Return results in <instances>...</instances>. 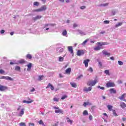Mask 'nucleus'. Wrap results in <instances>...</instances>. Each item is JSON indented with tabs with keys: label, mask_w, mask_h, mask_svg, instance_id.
Returning <instances> with one entry per match:
<instances>
[{
	"label": "nucleus",
	"mask_w": 126,
	"mask_h": 126,
	"mask_svg": "<svg viewBox=\"0 0 126 126\" xmlns=\"http://www.w3.org/2000/svg\"><path fill=\"white\" fill-rule=\"evenodd\" d=\"M46 9H47V7L46 5H43L40 8L33 10L32 11L33 12H40L41 11H45Z\"/></svg>",
	"instance_id": "f257e3e1"
},
{
	"label": "nucleus",
	"mask_w": 126,
	"mask_h": 126,
	"mask_svg": "<svg viewBox=\"0 0 126 126\" xmlns=\"http://www.w3.org/2000/svg\"><path fill=\"white\" fill-rule=\"evenodd\" d=\"M53 109L56 110L55 112L56 114H60V113L62 114H63V111L60 109L59 107L53 106Z\"/></svg>",
	"instance_id": "f03ea898"
},
{
	"label": "nucleus",
	"mask_w": 126,
	"mask_h": 126,
	"mask_svg": "<svg viewBox=\"0 0 126 126\" xmlns=\"http://www.w3.org/2000/svg\"><path fill=\"white\" fill-rule=\"evenodd\" d=\"M96 83H97V81L96 80H94V81H92V82H88L87 85L89 86H90L91 87H92V86H94V85H95L96 84Z\"/></svg>",
	"instance_id": "7ed1b4c3"
},
{
	"label": "nucleus",
	"mask_w": 126,
	"mask_h": 126,
	"mask_svg": "<svg viewBox=\"0 0 126 126\" xmlns=\"http://www.w3.org/2000/svg\"><path fill=\"white\" fill-rule=\"evenodd\" d=\"M115 86V84L112 82H108L106 83V87L109 88V87H114Z\"/></svg>",
	"instance_id": "20e7f679"
},
{
	"label": "nucleus",
	"mask_w": 126,
	"mask_h": 126,
	"mask_svg": "<svg viewBox=\"0 0 126 126\" xmlns=\"http://www.w3.org/2000/svg\"><path fill=\"white\" fill-rule=\"evenodd\" d=\"M56 53H59V54H61L64 51L63 48H61V47H57L56 48Z\"/></svg>",
	"instance_id": "39448f33"
},
{
	"label": "nucleus",
	"mask_w": 126,
	"mask_h": 126,
	"mask_svg": "<svg viewBox=\"0 0 126 126\" xmlns=\"http://www.w3.org/2000/svg\"><path fill=\"white\" fill-rule=\"evenodd\" d=\"M126 94H124L121 95V96H119L118 98L121 101H125V102H126V99H125V98H126Z\"/></svg>",
	"instance_id": "423d86ee"
},
{
	"label": "nucleus",
	"mask_w": 126,
	"mask_h": 126,
	"mask_svg": "<svg viewBox=\"0 0 126 126\" xmlns=\"http://www.w3.org/2000/svg\"><path fill=\"white\" fill-rule=\"evenodd\" d=\"M50 88L52 91L55 90V87H54L51 84V83H49L46 88V89H48V88Z\"/></svg>",
	"instance_id": "0eeeda50"
},
{
	"label": "nucleus",
	"mask_w": 126,
	"mask_h": 126,
	"mask_svg": "<svg viewBox=\"0 0 126 126\" xmlns=\"http://www.w3.org/2000/svg\"><path fill=\"white\" fill-rule=\"evenodd\" d=\"M77 56H80L84 55V51L83 50H78L77 53Z\"/></svg>",
	"instance_id": "6e6552de"
},
{
	"label": "nucleus",
	"mask_w": 126,
	"mask_h": 126,
	"mask_svg": "<svg viewBox=\"0 0 126 126\" xmlns=\"http://www.w3.org/2000/svg\"><path fill=\"white\" fill-rule=\"evenodd\" d=\"M109 44L108 42H97V45H99L100 47L105 45H109Z\"/></svg>",
	"instance_id": "1a4fd4ad"
},
{
	"label": "nucleus",
	"mask_w": 126,
	"mask_h": 126,
	"mask_svg": "<svg viewBox=\"0 0 126 126\" xmlns=\"http://www.w3.org/2000/svg\"><path fill=\"white\" fill-rule=\"evenodd\" d=\"M42 17V16L37 15L36 17H33L32 20H34V21H36V20H38V19H41Z\"/></svg>",
	"instance_id": "9d476101"
},
{
	"label": "nucleus",
	"mask_w": 126,
	"mask_h": 126,
	"mask_svg": "<svg viewBox=\"0 0 126 126\" xmlns=\"http://www.w3.org/2000/svg\"><path fill=\"white\" fill-rule=\"evenodd\" d=\"M89 62H90V60L89 59L84 60V63L86 67H87L88 66V63H89Z\"/></svg>",
	"instance_id": "9b49d317"
},
{
	"label": "nucleus",
	"mask_w": 126,
	"mask_h": 126,
	"mask_svg": "<svg viewBox=\"0 0 126 126\" xmlns=\"http://www.w3.org/2000/svg\"><path fill=\"white\" fill-rule=\"evenodd\" d=\"M28 68L27 71H30L31 70V67H32V63H29L27 65Z\"/></svg>",
	"instance_id": "f8f14e48"
},
{
	"label": "nucleus",
	"mask_w": 126,
	"mask_h": 126,
	"mask_svg": "<svg viewBox=\"0 0 126 126\" xmlns=\"http://www.w3.org/2000/svg\"><path fill=\"white\" fill-rule=\"evenodd\" d=\"M120 107L122 108V109H125V108H126V104L124 102H120Z\"/></svg>",
	"instance_id": "ddd939ff"
},
{
	"label": "nucleus",
	"mask_w": 126,
	"mask_h": 126,
	"mask_svg": "<svg viewBox=\"0 0 126 126\" xmlns=\"http://www.w3.org/2000/svg\"><path fill=\"white\" fill-rule=\"evenodd\" d=\"M68 51L70 54H73V49L72 48V46H68Z\"/></svg>",
	"instance_id": "4468645a"
},
{
	"label": "nucleus",
	"mask_w": 126,
	"mask_h": 126,
	"mask_svg": "<svg viewBox=\"0 0 126 126\" xmlns=\"http://www.w3.org/2000/svg\"><path fill=\"white\" fill-rule=\"evenodd\" d=\"M91 90H92V87L85 88L84 89V91H85L86 92H88V91H91Z\"/></svg>",
	"instance_id": "2eb2a0df"
},
{
	"label": "nucleus",
	"mask_w": 126,
	"mask_h": 126,
	"mask_svg": "<svg viewBox=\"0 0 126 126\" xmlns=\"http://www.w3.org/2000/svg\"><path fill=\"white\" fill-rule=\"evenodd\" d=\"M6 89H7V88H6V87L0 85V91H4V90H6Z\"/></svg>",
	"instance_id": "dca6fc26"
},
{
	"label": "nucleus",
	"mask_w": 126,
	"mask_h": 126,
	"mask_svg": "<svg viewBox=\"0 0 126 126\" xmlns=\"http://www.w3.org/2000/svg\"><path fill=\"white\" fill-rule=\"evenodd\" d=\"M102 53L103 55H105V56H108V57H110V54L108 53V52L105 51V50H103L102 51Z\"/></svg>",
	"instance_id": "f3484780"
},
{
	"label": "nucleus",
	"mask_w": 126,
	"mask_h": 126,
	"mask_svg": "<svg viewBox=\"0 0 126 126\" xmlns=\"http://www.w3.org/2000/svg\"><path fill=\"white\" fill-rule=\"evenodd\" d=\"M23 115H24V109H22L21 110V111L19 113V117H22V116H23Z\"/></svg>",
	"instance_id": "a211bd4d"
},
{
	"label": "nucleus",
	"mask_w": 126,
	"mask_h": 126,
	"mask_svg": "<svg viewBox=\"0 0 126 126\" xmlns=\"http://www.w3.org/2000/svg\"><path fill=\"white\" fill-rule=\"evenodd\" d=\"M110 92L111 94H117V91H116L114 89H110Z\"/></svg>",
	"instance_id": "6ab92c4d"
},
{
	"label": "nucleus",
	"mask_w": 126,
	"mask_h": 126,
	"mask_svg": "<svg viewBox=\"0 0 126 126\" xmlns=\"http://www.w3.org/2000/svg\"><path fill=\"white\" fill-rule=\"evenodd\" d=\"M108 5H109V3H102L99 5L98 6H100V7H105V6H108Z\"/></svg>",
	"instance_id": "aec40b11"
},
{
	"label": "nucleus",
	"mask_w": 126,
	"mask_h": 126,
	"mask_svg": "<svg viewBox=\"0 0 126 126\" xmlns=\"http://www.w3.org/2000/svg\"><path fill=\"white\" fill-rule=\"evenodd\" d=\"M4 79H6V80H10V81H12L13 80L12 78L8 76H5Z\"/></svg>",
	"instance_id": "412c9836"
},
{
	"label": "nucleus",
	"mask_w": 126,
	"mask_h": 126,
	"mask_svg": "<svg viewBox=\"0 0 126 126\" xmlns=\"http://www.w3.org/2000/svg\"><path fill=\"white\" fill-rule=\"evenodd\" d=\"M70 84L71 85L72 87H73L74 88H76V87H77V85H76V83H75L71 82Z\"/></svg>",
	"instance_id": "4be33fe9"
},
{
	"label": "nucleus",
	"mask_w": 126,
	"mask_h": 126,
	"mask_svg": "<svg viewBox=\"0 0 126 126\" xmlns=\"http://www.w3.org/2000/svg\"><path fill=\"white\" fill-rule=\"evenodd\" d=\"M123 25V22L118 23L117 24L115 25V28H118V27H120V26H122Z\"/></svg>",
	"instance_id": "5701e85b"
},
{
	"label": "nucleus",
	"mask_w": 126,
	"mask_h": 126,
	"mask_svg": "<svg viewBox=\"0 0 126 126\" xmlns=\"http://www.w3.org/2000/svg\"><path fill=\"white\" fill-rule=\"evenodd\" d=\"M33 102V100H31L30 101L24 100L23 103H26V104H31V103Z\"/></svg>",
	"instance_id": "b1692460"
},
{
	"label": "nucleus",
	"mask_w": 126,
	"mask_h": 126,
	"mask_svg": "<svg viewBox=\"0 0 126 126\" xmlns=\"http://www.w3.org/2000/svg\"><path fill=\"white\" fill-rule=\"evenodd\" d=\"M79 33L82 35V36H84L85 35H86V33L85 32H83L82 31H79Z\"/></svg>",
	"instance_id": "393cba45"
},
{
	"label": "nucleus",
	"mask_w": 126,
	"mask_h": 126,
	"mask_svg": "<svg viewBox=\"0 0 126 126\" xmlns=\"http://www.w3.org/2000/svg\"><path fill=\"white\" fill-rule=\"evenodd\" d=\"M83 116H88V111L84 110L83 112Z\"/></svg>",
	"instance_id": "a878e982"
},
{
	"label": "nucleus",
	"mask_w": 126,
	"mask_h": 126,
	"mask_svg": "<svg viewBox=\"0 0 126 126\" xmlns=\"http://www.w3.org/2000/svg\"><path fill=\"white\" fill-rule=\"evenodd\" d=\"M71 71V68H68L65 70L66 73H70Z\"/></svg>",
	"instance_id": "bb28decb"
},
{
	"label": "nucleus",
	"mask_w": 126,
	"mask_h": 126,
	"mask_svg": "<svg viewBox=\"0 0 126 126\" xmlns=\"http://www.w3.org/2000/svg\"><path fill=\"white\" fill-rule=\"evenodd\" d=\"M94 51H99L101 50V47L99 46H98L94 48Z\"/></svg>",
	"instance_id": "cd10ccee"
},
{
	"label": "nucleus",
	"mask_w": 126,
	"mask_h": 126,
	"mask_svg": "<svg viewBox=\"0 0 126 126\" xmlns=\"http://www.w3.org/2000/svg\"><path fill=\"white\" fill-rule=\"evenodd\" d=\"M104 73H105L106 75H110V71L109 70H106L104 71Z\"/></svg>",
	"instance_id": "c85d7f7f"
},
{
	"label": "nucleus",
	"mask_w": 126,
	"mask_h": 126,
	"mask_svg": "<svg viewBox=\"0 0 126 126\" xmlns=\"http://www.w3.org/2000/svg\"><path fill=\"white\" fill-rule=\"evenodd\" d=\"M62 34L63 36H66V35L67 34V32H66V30L63 31Z\"/></svg>",
	"instance_id": "c756f323"
},
{
	"label": "nucleus",
	"mask_w": 126,
	"mask_h": 126,
	"mask_svg": "<svg viewBox=\"0 0 126 126\" xmlns=\"http://www.w3.org/2000/svg\"><path fill=\"white\" fill-rule=\"evenodd\" d=\"M66 120H67V123H69L70 124V125H71V124H72V121L70 120L69 119V118L67 117Z\"/></svg>",
	"instance_id": "7c9ffc66"
},
{
	"label": "nucleus",
	"mask_w": 126,
	"mask_h": 126,
	"mask_svg": "<svg viewBox=\"0 0 126 126\" xmlns=\"http://www.w3.org/2000/svg\"><path fill=\"white\" fill-rule=\"evenodd\" d=\"M109 111H112V109H113V106L112 105H107V106Z\"/></svg>",
	"instance_id": "2f4dec72"
},
{
	"label": "nucleus",
	"mask_w": 126,
	"mask_h": 126,
	"mask_svg": "<svg viewBox=\"0 0 126 126\" xmlns=\"http://www.w3.org/2000/svg\"><path fill=\"white\" fill-rule=\"evenodd\" d=\"M20 66H16L15 67V70H17V71H19L20 70Z\"/></svg>",
	"instance_id": "473e14b6"
},
{
	"label": "nucleus",
	"mask_w": 126,
	"mask_h": 126,
	"mask_svg": "<svg viewBox=\"0 0 126 126\" xmlns=\"http://www.w3.org/2000/svg\"><path fill=\"white\" fill-rule=\"evenodd\" d=\"M63 60H64V58L63 57H59V61L60 62H63Z\"/></svg>",
	"instance_id": "72a5a7b5"
},
{
	"label": "nucleus",
	"mask_w": 126,
	"mask_h": 126,
	"mask_svg": "<svg viewBox=\"0 0 126 126\" xmlns=\"http://www.w3.org/2000/svg\"><path fill=\"white\" fill-rule=\"evenodd\" d=\"M89 39H87L86 40H85L82 43V45L83 46H85V45L86 44V43H87L88 41L89 40Z\"/></svg>",
	"instance_id": "f704fd0d"
},
{
	"label": "nucleus",
	"mask_w": 126,
	"mask_h": 126,
	"mask_svg": "<svg viewBox=\"0 0 126 126\" xmlns=\"http://www.w3.org/2000/svg\"><path fill=\"white\" fill-rule=\"evenodd\" d=\"M26 57L28 59H29V60H31V59H32V56H31V54H27Z\"/></svg>",
	"instance_id": "c9c22d12"
},
{
	"label": "nucleus",
	"mask_w": 126,
	"mask_h": 126,
	"mask_svg": "<svg viewBox=\"0 0 126 126\" xmlns=\"http://www.w3.org/2000/svg\"><path fill=\"white\" fill-rule=\"evenodd\" d=\"M43 77H44V76H43V75L39 76L38 80L39 81H41V80H43Z\"/></svg>",
	"instance_id": "e433bc0d"
},
{
	"label": "nucleus",
	"mask_w": 126,
	"mask_h": 126,
	"mask_svg": "<svg viewBox=\"0 0 126 126\" xmlns=\"http://www.w3.org/2000/svg\"><path fill=\"white\" fill-rule=\"evenodd\" d=\"M88 71H90V72H93V68L92 67H90L89 69H88Z\"/></svg>",
	"instance_id": "4c0bfd02"
},
{
	"label": "nucleus",
	"mask_w": 126,
	"mask_h": 126,
	"mask_svg": "<svg viewBox=\"0 0 126 126\" xmlns=\"http://www.w3.org/2000/svg\"><path fill=\"white\" fill-rule=\"evenodd\" d=\"M82 77H83V75L81 74L79 76H78L76 79H78V80H79L80 79V78H81Z\"/></svg>",
	"instance_id": "58836bf2"
},
{
	"label": "nucleus",
	"mask_w": 126,
	"mask_h": 126,
	"mask_svg": "<svg viewBox=\"0 0 126 126\" xmlns=\"http://www.w3.org/2000/svg\"><path fill=\"white\" fill-rule=\"evenodd\" d=\"M19 63H25V61H24V60L22 59L20 61H18Z\"/></svg>",
	"instance_id": "ea45409f"
},
{
	"label": "nucleus",
	"mask_w": 126,
	"mask_h": 126,
	"mask_svg": "<svg viewBox=\"0 0 126 126\" xmlns=\"http://www.w3.org/2000/svg\"><path fill=\"white\" fill-rule=\"evenodd\" d=\"M97 88H99V89H101V90H105V87H100V86H98Z\"/></svg>",
	"instance_id": "a19ab883"
},
{
	"label": "nucleus",
	"mask_w": 126,
	"mask_h": 126,
	"mask_svg": "<svg viewBox=\"0 0 126 126\" xmlns=\"http://www.w3.org/2000/svg\"><path fill=\"white\" fill-rule=\"evenodd\" d=\"M19 126H26V124L25 123L22 122L21 123H19Z\"/></svg>",
	"instance_id": "79ce46f5"
},
{
	"label": "nucleus",
	"mask_w": 126,
	"mask_h": 126,
	"mask_svg": "<svg viewBox=\"0 0 126 126\" xmlns=\"http://www.w3.org/2000/svg\"><path fill=\"white\" fill-rule=\"evenodd\" d=\"M113 114L115 117H117V116H118V114H117V113H116V110H113Z\"/></svg>",
	"instance_id": "37998d69"
},
{
	"label": "nucleus",
	"mask_w": 126,
	"mask_h": 126,
	"mask_svg": "<svg viewBox=\"0 0 126 126\" xmlns=\"http://www.w3.org/2000/svg\"><path fill=\"white\" fill-rule=\"evenodd\" d=\"M118 64L119 65H123V64H124V63H123V62H122L121 61H118Z\"/></svg>",
	"instance_id": "c03bdc74"
},
{
	"label": "nucleus",
	"mask_w": 126,
	"mask_h": 126,
	"mask_svg": "<svg viewBox=\"0 0 126 126\" xmlns=\"http://www.w3.org/2000/svg\"><path fill=\"white\" fill-rule=\"evenodd\" d=\"M66 98H67V96L64 95L62 97L61 99L62 100H64V99H66Z\"/></svg>",
	"instance_id": "a18cd8bd"
},
{
	"label": "nucleus",
	"mask_w": 126,
	"mask_h": 126,
	"mask_svg": "<svg viewBox=\"0 0 126 126\" xmlns=\"http://www.w3.org/2000/svg\"><path fill=\"white\" fill-rule=\"evenodd\" d=\"M104 24H109L110 23V21L105 20L103 22Z\"/></svg>",
	"instance_id": "49530a36"
},
{
	"label": "nucleus",
	"mask_w": 126,
	"mask_h": 126,
	"mask_svg": "<svg viewBox=\"0 0 126 126\" xmlns=\"http://www.w3.org/2000/svg\"><path fill=\"white\" fill-rule=\"evenodd\" d=\"M77 26H78V25L77 24H76V23H74L73 25V28L74 29L75 28H76V27H77Z\"/></svg>",
	"instance_id": "de8ad7c7"
},
{
	"label": "nucleus",
	"mask_w": 126,
	"mask_h": 126,
	"mask_svg": "<svg viewBox=\"0 0 126 126\" xmlns=\"http://www.w3.org/2000/svg\"><path fill=\"white\" fill-rule=\"evenodd\" d=\"M53 100H54L55 102H59V98H56V97H54V98H53Z\"/></svg>",
	"instance_id": "09e8293b"
},
{
	"label": "nucleus",
	"mask_w": 126,
	"mask_h": 126,
	"mask_svg": "<svg viewBox=\"0 0 126 126\" xmlns=\"http://www.w3.org/2000/svg\"><path fill=\"white\" fill-rule=\"evenodd\" d=\"M33 5H35L36 6H38V5H39V2H34L33 3Z\"/></svg>",
	"instance_id": "8fccbe9b"
},
{
	"label": "nucleus",
	"mask_w": 126,
	"mask_h": 126,
	"mask_svg": "<svg viewBox=\"0 0 126 126\" xmlns=\"http://www.w3.org/2000/svg\"><path fill=\"white\" fill-rule=\"evenodd\" d=\"M4 72H5L4 70L2 69H0V74H3Z\"/></svg>",
	"instance_id": "3c124183"
},
{
	"label": "nucleus",
	"mask_w": 126,
	"mask_h": 126,
	"mask_svg": "<svg viewBox=\"0 0 126 126\" xmlns=\"http://www.w3.org/2000/svg\"><path fill=\"white\" fill-rule=\"evenodd\" d=\"M89 118L90 121H92V120H93V117H92V115H90Z\"/></svg>",
	"instance_id": "603ef678"
},
{
	"label": "nucleus",
	"mask_w": 126,
	"mask_h": 126,
	"mask_svg": "<svg viewBox=\"0 0 126 126\" xmlns=\"http://www.w3.org/2000/svg\"><path fill=\"white\" fill-rule=\"evenodd\" d=\"M80 9H85V8H86V6H82L80 7Z\"/></svg>",
	"instance_id": "864d4df0"
},
{
	"label": "nucleus",
	"mask_w": 126,
	"mask_h": 126,
	"mask_svg": "<svg viewBox=\"0 0 126 126\" xmlns=\"http://www.w3.org/2000/svg\"><path fill=\"white\" fill-rule=\"evenodd\" d=\"M49 25H49V26L50 27H54V26H55V24H49Z\"/></svg>",
	"instance_id": "5fc2aeb1"
},
{
	"label": "nucleus",
	"mask_w": 126,
	"mask_h": 126,
	"mask_svg": "<svg viewBox=\"0 0 126 126\" xmlns=\"http://www.w3.org/2000/svg\"><path fill=\"white\" fill-rule=\"evenodd\" d=\"M112 15H116V13H117V12H116V11H112Z\"/></svg>",
	"instance_id": "6e6d98bb"
},
{
	"label": "nucleus",
	"mask_w": 126,
	"mask_h": 126,
	"mask_svg": "<svg viewBox=\"0 0 126 126\" xmlns=\"http://www.w3.org/2000/svg\"><path fill=\"white\" fill-rule=\"evenodd\" d=\"M4 32H5V31L3 30H1L0 32V34H3L4 33Z\"/></svg>",
	"instance_id": "4d7b16f0"
},
{
	"label": "nucleus",
	"mask_w": 126,
	"mask_h": 126,
	"mask_svg": "<svg viewBox=\"0 0 126 126\" xmlns=\"http://www.w3.org/2000/svg\"><path fill=\"white\" fill-rule=\"evenodd\" d=\"M87 104H88V102H84V104H83L84 107H86V106H87Z\"/></svg>",
	"instance_id": "13d9d810"
},
{
	"label": "nucleus",
	"mask_w": 126,
	"mask_h": 126,
	"mask_svg": "<svg viewBox=\"0 0 126 126\" xmlns=\"http://www.w3.org/2000/svg\"><path fill=\"white\" fill-rule=\"evenodd\" d=\"M105 33H106V32H105V31H103L99 33V34H105Z\"/></svg>",
	"instance_id": "bf43d9fd"
},
{
	"label": "nucleus",
	"mask_w": 126,
	"mask_h": 126,
	"mask_svg": "<svg viewBox=\"0 0 126 126\" xmlns=\"http://www.w3.org/2000/svg\"><path fill=\"white\" fill-rule=\"evenodd\" d=\"M43 121L42 120H40L39 122V125H42L43 124Z\"/></svg>",
	"instance_id": "052dcab7"
},
{
	"label": "nucleus",
	"mask_w": 126,
	"mask_h": 126,
	"mask_svg": "<svg viewBox=\"0 0 126 126\" xmlns=\"http://www.w3.org/2000/svg\"><path fill=\"white\" fill-rule=\"evenodd\" d=\"M4 78H5V76H1L0 77V79H4Z\"/></svg>",
	"instance_id": "680f3d73"
},
{
	"label": "nucleus",
	"mask_w": 126,
	"mask_h": 126,
	"mask_svg": "<svg viewBox=\"0 0 126 126\" xmlns=\"http://www.w3.org/2000/svg\"><path fill=\"white\" fill-rule=\"evenodd\" d=\"M29 126H35V124L34 123H30Z\"/></svg>",
	"instance_id": "e2e57ef3"
},
{
	"label": "nucleus",
	"mask_w": 126,
	"mask_h": 126,
	"mask_svg": "<svg viewBox=\"0 0 126 126\" xmlns=\"http://www.w3.org/2000/svg\"><path fill=\"white\" fill-rule=\"evenodd\" d=\"M35 91V88H33L31 90V92H34Z\"/></svg>",
	"instance_id": "0e129e2a"
},
{
	"label": "nucleus",
	"mask_w": 126,
	"mask_h": 126,
	"mask_svg": "<svg viewBox=\"0 0 126 126\" xmlns=\"http://www.w3.org/2000/svg\"><path fill=\"white\" fill-rule=\"evenodd\" d=\"M110 60H111V61H115V58H114L113 57H110Z\"/></svg>",
	"instance_id": "69168bd1"
},
{
	"label": "nucleus",
	"mask_w": 126,
	"mask_h": 126,
	"mask_svg": "<svg viewBox=\"0 0 126 126\" xmlns=\"http://www.w3.org/2000/svg\"><path fill=\"white\" fill-rule=\"evenodd\" d=\"M49 25H49V24H46L45 25V27H48Z\"/></svg>",
	"instance_id": "338daca9"
},
{
	"label": "nucleus",
	"mask_w": 126,
	"mask_h": 126,
	"mask_svg": "<svg viewBox=\"0 0 126 126\" xmlns=\"http://www.w3.org/2000/svg\"><path fill=\"white\" fill-rule=\"evenodd\" d=\"M122 120H123V122H126V118H122Z\"/></svg>",
	"instance_id": "774afa93"
}]
</instances>
